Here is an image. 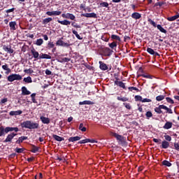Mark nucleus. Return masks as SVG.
Segmentation results:
<instances>
[{"mask_svg": "<svg viewBox=\"0 0 179 179\" xmlns=\"http://www.w3.org/2000/svg\"><path fill=\"white\" fill-rule=\"evenodd\" d=\"M20 125L22 128H25L26 129H38L40 128V124L33 122V120L24 121Z\"/></svg>", "mask_w": 179, "mask_h": 179, "instance_id": "obj_1", "label": "nucleus"}, {"mask_svg": "<svg viewBox=\"0 0 179 179\" xmlns=\"http://www.w3.org/2000/svg\"><path fill=\"white\" fill-rule=\"evenodd\" d=\"M110 135L118 141L119 145H122V146H127V140H125V137L115 132H110Z\"/></svg>", "mask_w": 179, "mask_h": 179, "instance_id": "obj_2", "label": "nucleus"}, {"mask_svg": "<svg viewBox=\"0 0 179 179\" xmlns=\"http://www.w3.org/2000/svg\"><path fill=\"white\" fill-rule=\"evenodd\" d=\"M148 22H150V24H151L152 26H153V27H157V29H158V30H159V31H161V33L167 34V30H166L164 28H163V27H162V25L157 24L156 22H155V21H153L152 20V18H148Z\"/></svg>", "mask_w": 179, "mask_h": 179, "instance_id": "obj_3", "label": "nucleus"}, {"mask_svg": "<svg viewBox=\"0 0 179 179\" xmlns=\"http://www.w3.org/2000/svg\"><path fill=\"white\" fill-rule=\"evenodd\" d=\"M8 82H15V80H22V77L20 74H11L7 78Z\"/></svg>", "mask_w": 179, "mask_h": 179, "instance_id": "obj_4", "label": "nucleus"}, {"mask_svg": "<svg viewBox=\"0 0 179 179\" xmlns=\"http://www.w3.org/2000/svg\"><path fill=\"white\" fill-rule=\"evenodd\" d=\"M116 80L115 81V85L117 86H119L120 87H122V89H124V90H127V87L125 86V83H124L122 81H118L119 78H115Z\"/></svg>", "mask_w": 179, "mask_h": 179, "instance_id": "obj_5", "label": "nucleus"}, {"mask_svg": "<svg viewBox=\"0 0 179 179\" xmlns=\"http://www.w3.org/2000/svg\"><path fill=\"white\" fill-rule=\"evenodd\" d=\"M81 16L84 17H93L94 19H96L97 14H96L95 13H87L82 14Z\"/></svg>", "mask_w": 179, "mask_h": 179, "instance_id": "obj_6", "label": "nucleus"}, {"mask_svg": "<svg viewBox=\"0 0 179 179\" xmlns=\"http://www.w3.org/2000/svg\"><path fill=\"white\" fill-rule=\"evenodd\" d=\"M3 50L6 51V52H8V54H13V49L10 45L7 46L6 45H3Z\"/></svg>", "mask_w": 179, "mask_h": 179, "instance_id": "obj_7", "label": "nucleus"}, {"mask_svg": "<svg viewBox=\"0 0 179 179\" xmlns=\"http://www.w3.org/2000/svg\"><path fill=\"white\" fill-rule=\"evenodd\" d=\"M4 129H6V134H8V132H13V131H15V132H19V128L17 127H7Z\"/></svg>", "mask_w": 179, "mask_h": 179, "instance_id": "obj_8", "label": "nucleus"}, {"mask_svg": "<svg viewBox=\"0 0 179 179\" xmlns=\"http://www.w3.org/2000/svg\"><path fill=\"white\" fill-rule=\"evenodd\" d=\"M21 92L22 96H29V94H31V92L27 90L26 87H22Z\"/></svg>", "mask_w": 179, "mask_h": 179, "instance_id": "obj_9", "label": "nucleus"}, {"mask_svg": "<svg viewBox=\"0 0 179 179\" xmlns=\"http://www.w3.org/2000/svg\"><path fill=\"white\" fill-rule=\"evenodd\" d=\"M99 68L101 71H107L108 69V66H107V64H106L104 62L99 61Z\"/></svg>", "mask_w": 179, "mask_h": 179, "instance_id": "obj_10", "label": "nucleus"}, {"mask_svg": "<svg viewBox=\"0 0 179 179\" xmlns=\"http://www.w3.org/2000/svg\"><path fill=\"white\" fill-rule=\"evenodd\" d=\"M28 138L27 136H20L18 138V139L15 141V143H17V145H20V143H23V141H27Z\"/></svg>", "mask_w": 179, "mask_h": 179, "instance_id": "obj_11", "label": "nucleus"}, {"mask_svg": "<svg viewBox=\"0 0 179 179\" xmlns=\"http://www.w3.org/2000/svg\"><path fill=\"white\" fill-rule=\"evenodd\" d=\"M31 52L35 59H38L40 58V54L36 51V49L31 50Z\"/></svg>", "mask_w": 179, "mask_h": 179, "instance_id": "obj_12", "label": "nucleus"}, {"mask_svg": "<svg viewBox=\"0 0 179 179\" xmlns=\"http://www.w3.org/2000/svg\"><path fill=\"white\" fill-rule=\"evenodd\" d=\"M131 17L132 19H135V20H138L142 17V15H141L139 13L135 12L131 14Z\"/></svg>", "mask_w": 179, "mask_h": 179, "instance_id": "obj_13", "label": "nucleus"}, {"mask_svg": "<svg viewBox=\"0 0 179 179\" xmlns=\"http://www.w3.org/2000/svg\"><path fill=\"white\" fill-rule=\"evenodd\" d=\"M39 59H51V56L50 55L41 53L39 55Z\"/></svg>", "mask_w": 179, "mask_h": 179, "instance_id": "obj_14", "label": "nucleus"}, {"mask_svg": "<svg viewBox=\"0 0 179 179\" xmlns=\"http://www.w3.org/2000/svg\"><path fill=\"white\" fill-rule=\"evenodd\" d=\"M40 120L43 124H50V120L48 117L41 116Z\"/></svg>", "mask_w": 179, "mask_h": 179, "instance_id": "obj_15", "label": "nucleus"}, {"mask_svg": "<svg viewBox=\"0 0 179 179\" xmlns=\"http://www.w3.org/2000/svg\"><path fill=\"white\" fill-rule=\"evenodd\" d=\"M169 146H170V143H169V141H163L162 142V145H161L162 149H168V148H169Z\"/></svg>", "mask_w": 179, "mask_h": 179, "instance_id": "obj_16", "label": "nucleus"}, {"mask_svg": "<svg viewBox=\"0 0 179 179\" xmlns=\"http://www.w3.org/2000/svg\"><path fill=\"white\" fill-rule=\"evenodd\" d=\"M40 150V147L36 146L34 145H31V153H37Z\"/></svg>", "mask_w": 179, "mask_h": 179, "instance_id": "obj_17", "label": "nucleus"}, {"mask_svg": "<svg viewBox=\"0 0 179 179\" xmlns=\"http://www.w3.org/2000/svg\"><path fill=\"white\" fill-rule=\"evenodd\" d=\"M57 23H59L60 24H63V26H69V24H71V22L67 20H64L63 21L57 20Z\"/></svg>", "mask_w": 179, "mask_h": 179, "instance_id": "obj_18", "label": "nucleus"}, {"mask_svg": "<svg viewBox=\"0 0 179 179\" xmlns=\"http://www.w3.org/2000/svg\"><path fill=\"white\" fill-rule=\"evenodd\" d=\"M173 127V122H166L164 125V129H170Z\"/></svg>", "mask_w": 179, "mask_h": 179, "instance_id": "obj_19", "label": "nucleus"}, {"mask_svg": "<svg viewBox=\"0 0 179 179\" xmlns=\"http://www.w3.org/2000/svg\"><path fill=\"white\" fill-rule=\"evenodd\" d=\"M178 17H179V13H177V15H173L172 17H168L166 18V20H168L169 22H174V20H177V19H178Z\"/></svg>", "mask_w": 179, "mask_h": 179, "instance_id": "obj_20", "label": "nucleus"}, {"mask_svg": "<svg viewBox=\"0 0 179 179\" xmlns=\"http://www.w3.org/2000/svg\"><path fill=\"white\" fill-rule=\"evenodd\" d=\"M81 138L79 136H76L74 137H70L68 141L69 142H76L78 141H80Z\"/></svg>", "mask_w": 179, "mask_h": 179, "instance_id": "obj_21", "label": "nucleus"}, {"mask_svg": "<svg viewBox=\"0 0 179 179\" xmlns=\"http://www.w3.org/2000/svg\"><path fill=\"white\" fill-rule=\"evenodd\" d=\"M2 69H3V71H6V74L10 73V72H12V70L9 68V66H8L7 64H5L2 66Z\"/></svg>", "mask_w": 179, "mask_h": 179, "instance_id": "obj_22", "label": "nucleus"}, {"mask_svg": "<svg viewBox=\"0 0 179 179\" xmlns=\"http://www.w3.org/2000/svg\"><path fill=\"white\" fill-rule=\"evenodd\" d=\"M52 138L55 139V141H57V142H62V141H64V138L63 137H61L57 134H53Z\"/></svg>", "mask_w": 179, "mask_h": 179, "instance_id": "obj_23", "label": "nucleus"}, {"mask_svg": "<svg viewBox=\"0 0 179 179\" xmlns=\"http://www.w3.org/2000/svg\"><path fill=\"white\" fill-rule=\"evenodd\" d=\"M162 110H165V113L168 114H173V110L171 108H168L165 105H162Z\"/></svg>", "mask_w": 179, "mask_h": 179, "instance_id": "obj_24", "label": "nucleus"}, {"mask_svg": "<svg viewBox=\"0 0 179 179\" xmlns=\"http://www.w3.org/2000/svg\"><path fill=\"white\" fill-rule=\"evenodd\" d=\"M80 106H83V105H88V106H92L93 104H94V102L92 101H81L79 102Z\"/></svg>", "mask_w": 179, "mask_h": 179, "instance_id": "obj_25", "label": "nucleus"}, {"mask_svg": "<svg viewBox=\"0 0 179 179\" xmlns=\"http://www.w3.org/2000/svg\"><path fill=\"white\" fill-rule=\"evenodd\" d=\"M10 30H16V22L13 21L9 22Z\"/></svg>", "mask_w": 179, "mask_h": 179, "instance_id": "obj_26", "label": "nucleus"}, {"mask_svg": "<svg viewBox=\"0 0 179 179\" xmlns=\"http://www.w3.org/2000/svg\"><path fill=\"white\" fill-rule=\"evenodd\" d=\"M23 111L19 110L16 111H10L9 113L10 115L13 116V115H20V114H22Z\"/></svg>", "mask_w": 179, "mask_h": 179, "instance_id": "obj_27", "label": "nucleus"}, {"mask_svg": "<svg viewBox=\"0 0 179 179\" xmlns=\"http://www.w3.org/2000/svg\"><path fill=\"white\" fill-rule=\"evenodd\" d=\"M162 106L159 105L158 107L155 108V111L157 114H163V110H162Z\"/></svg>", "mask_w": 179, "mask_h": 179, "instance_id": "obj_28", "label": "nucleus"}, {"mask_svg": "<svg viewBox=\"0 0 179 179\" xmlns=\"http://www.w3.org/2000/svg\"><path fill=\"white\" fill-rule=\"evenodd\" d=\"M12 139H13V136L10 134L7 136L6 138L4 140V143H6L8 142H10V143H12Z\"/></svg>", "mask_w": 179, "mask_h": 179, "instance_id": "obj_29", "label": "nucleus"}, {"mask_svg": "<svg viewBox=\"0 0 179 179\" xmlns=\"http://www.w3.org/2000/svg\"><path fill=\"white\" fill-rule=\"evenodd\" d=\"M6 130L5 129V127L3 126L0 127V136H5V134H6Z\"/></svg>", "mask_w": 179, "mask_h": 179, "instance_id": "obj_30", "label": "nucleus"}, {"mask_svg": "<svg viewBox=\"0 0 179 179\" xmlns=\"http://www.w3.org/2000/svg\"><path fill=\"white\" fill-rule=\"evenodd\" d=\"M23 81L25 83H33V80H31V77H30V76H28L27 78H24Z\"/></svg>", "mask_w": 179, "mask_h": 179, "instance_id": "obj_31", "label": "nucleus"}, {"mask_svg": "<svg viewBox=\"0 0 179 179\" xmlns=\"http://www.w3.org/2000/svg\"><path fill=\"white\" fill-rule=\"evenodd\" d=\"M72 33L73 34H74L76 36V37L78 39V40H83V37H81L80 35H79L78 34V31H76V30H72Z\"/></svg>", "mask_w": 179, "mask_h": 179, "instance_id": "obj_32", "label": "nucleus"}, {"mask_svg": "<svg viewBox=\"0 0 179 179\" xmlns=\"http://www.w3.org/2000/svg\"><path fill=\"white\" fill-rule=\"evenodd\" d=\"M52 21V17H48V18H45L44 20H43L42 23L43 24H47L48 23H50V22Z\"/></svg>", "mask_w": 179, "mask_h": 179, "instance_id": "obj_33", "label": "nucleus"}, {"mask_svg": "<svg viewBox=\"0 0 179 179\" xmlns=\"http://www.w3.org/2000/svg\"><path fill=\"white\" fill-rule=\"evenodd\" d=\"M162 164H163V166H166V167H171V166H172L171 162H170L167 160H164L162 162Z\"/></svg>", "mask_w": 179, "mask_h": 179, "instance_id": "obj_34", "label": "nucleus"}, {"mask_svg": "<svg viewBox=\"0 0 179 179\" xmlns=\"http://www.w3.org/2000/svg\"><path fill=\"white\" fill-rule=\"evenodd\" d=\"M110 38L112 40H117V41H121V38L118 35L112 34Z\"/></svg>", "mask_w": 179, "mask_h": 179, "instance_id": "obj_35", "label": "nucleus"}, {"mask_svg": "<svg viewBox=\"0 0 179 179\" xmlns=\"http://www.w3.org/2000/svg\"><path fill=\"white\" fill-rule=\"evenodd\" d=\"M139 76L145 78L146 79H152L154 78L153 76L149 74H141Z\"/></svg>", "mask_w": 179, "mask_h": 179, "instance_id": "obj_36", "label": "nucleus"}, {"mask_svg": "<svg viewBox=\"0 0 179 179\" xmlns=\"http://www.w3.org/2000/svg\"><path fill=\"white\" fill-rule=\"evenodd\" d=\"M108 45L110 48H112V50H114V48H117V42L113 41L111 43H108Z\"/></svg>", "mask_w": 179, "mask_h": 179, "instance_id": "obj_37", "label": "nucleus"}, {"mask_svg": "<svg viewBox=\"0 0 179 179\" xmlns=\"http://www.w3.org/2000/svg\"><path fill=\"white\" fill-rule=\"evenodd\" d=\"M67 19H70L71 20H75L76 17L73 15V14L67 13H66Z\"/></svg>", "mask_w": 179, "mask_h": 179, "instance_id": "obj_38", "label": "nucleus"}, {"mask_svg": "<svg viewBox=\"0 0 179 179\" xmlns=\"http://www.w3.org/2000/svg\"><path fill=\"white\" fill-rule=\"evenodd\" d=\"M78 129H79L80 131H82V132H86V130H87L86 127H83V123H80V126H79V127H78Z\"/></svg>", "mask_w": 179, "mask_h": 179, "instance_id": "obj_39", "label": "nucleus"}, {"mask_svg": "<svg viewBox=\"0 0 179 179\" xmlns=\"http://www.w3.org/2000/svg\"><path fill=\"white\" fill-rule=\"evenodd\" d=\"M166 95H159L156 96L157 101H162V100H164Z\"/></svg>", "mask_w": 179, "mask_h": 179, "instance_id": "obj_40", "label": "nucleus"}, {"mask_svg": "<svg viewBox=\"0 0 179 179\" xmlns=\"http://www.w3.org/2000/svg\"><path fill=\"white\" fill-rule=\"evenodd\" d=\"M43 43H44V41L43 40V38H39V39H37L36 41V45H41L43 44Z\"/></svg>", "mask_w": 179, "mask_h": 179, "instance_id": "obj_41", "label": "nucleus"}, {"mask_svg": "<svg viewBox=\"0 0 179 179\" xmlns=\"http://www.w3.org/2000/svg\"><path fill=\"white\" fill-rule=\"evenodd\" d=\"M24 150H26V149H24V148H16L15 149V152H16V153H23L24 152Z\"/></svg>", "mask_w": 179, "mask_h": 179, "instance_id": "obj_42", "label": "nucleus"}, {"mask_svg": "<svg viewBox=\"0 0 179 179\" xmlns=\"http://www.w3.org/2000/svg\"><path fill=\"white\" fill-rule=\"evenodd\" d=\"M36 93H33L31 94V99L32 100V102L34 103L35 104L37 103V100H36Z\"/></svg>", "mask_w": 179, "mask_h": 179, "instance_id": "obj_43", "label": "nucleus"}, {"mask_svg": "<svg viewBox=\"0 0 179 179\" xmlns=\"http://www.w3.org/2000/svg\"><path fill=\"white\" fill-rule=\"evenodd\" d=\"M100 8H108V2H102L99 3Z\"/></svg>", "mask_w": 179, "mask_h": 179, "instance_id": "obj_44", "label": "nucleus"}, {"mask_svg": "<svg viewBox=\"0 0 179 179\" xmlns=\"http://www.w3.org/2000/svg\"><path fill=\"white\" fill-rule=\"evenodd\" d=\"M117 100L119 101H128V98L127 97H122V96H117Z\"/></svg>", "mask_w": 179, "mask_h": 179, "instance_id": "obj_45", "label": "nucleus"}, {"mask_svg": "<svg viewBox=\"0 0 179 179\" xmlns=\"http://www.w3.org/2000/svg\"><path fill=\"white\" fill-rule=\"evenodd\" d=\"M145 116H146L147 119L149 120V118H152V117H153V113H152L151 111H148L145 113Z\"/></svg>", "mask_w": 179, "mask_h": 179, "instance_id": "obj_46", "label": "nucleus"}, {"mask_svg": "<svg viewBox=\"0 0 179 179\" xmlns=\"http://www.w3.org/2000/svg\"><path fill=\"white\" fill-rule=\"evenodd\" d=\"M147 52H148V54H150V55H154L155 50L153 49H152V48H148Z\"/></svg>", "mask_w": 179, "mask_h": 179, "instance_id": "obj_47", "label": "nucleus"}, {"mask_svg": "<svg viewBox=\"0 0 179 179\" xmlns=\"http://www.w3.org/2000/svg\"><path fill=\"white\" fill-rule=\"evenodd\" d=\"M135 101H142L143 99L141 95H136L134 97Z\"/></svg>", "mask_w": 179, "mask_h": 179, "instance_id": "obj_48", "label": "nucleus"}, {"mask_svg": "<svg viewBox=\"0 0 179 179\" xmlns=\"http://www.w3.org/2000/svg\"><path fill=\"white\" fill-rule=\"evenodd\" d=\"M90 141L89 140V138H86L82 141H78V143H80V145L83 144V143H89Z\"/></svg>", "mask_w": 179, "mask_h": 179, "instance_id": "obj_49", "label": "nucleus"}, {"mask_svg": "<svg viewBox=\"0 0 179 179\" xmlns=\"http://www.w3.org/2000/svg\"><path fill=\"white\" fill-rule=\"evenodd\" d=\"M166 100L167 103H169L170 104H174V100H173L171 98L166 97Z\"/></svg>", "mask_w": 179, "mask_h": 179, "instance_id": "obj_50", "label": "nucleus"}, {"mask_svg": "<svg viewBox=\"0 0 179 179\" xmlns=\"http://www.w3.org/2000/svg\"><path fill=\"white\" fill-rule=\"evenodd\" d=\"M123 105L125 106L126 108H127V110H131V108H132V106H131L130 103H123Z\"/></svg>", "mask_w": 179, "mask_h": 179, "instance_id": "obj_51", "label": "nucleus"}, {"mask_svg": "<svg viewBox=\"0 0 179 179\" xmlns=\"http://www.w3.org/2000/svg\"><path fill=\"white\" fill-rule=\"evenodd\" d=\"M64 45V41L59 39L57 42H56V45H61L62 47V45Z\"/></svg>", "mask_w": 179, "mask_h": 179, "instance_id": "obj_52", "label": "nucleus"}, {"mask_svg": "<svg viewBox=\"0 0 179 179\" xmlns=\"http://www.w3.org/2000/svg\"><path fill=\"white\" fill-rule=\"evenodd\" d=\"M129 90L132 92V90H136V92H139V89L136 88V87H129Z\"/></svg>", "mask_w": 179, "mask_h": 179, "instance_id": "obj_53", "label": "nucleus"}, {"mask_svg": "<svg viewBox=\"0 0 179 179\" xmlns=\"http://www.w3.org/2000/svg\"><path fill=\"white\" fill-rule=\"evenodd\" d=\"M141 102L142 103H152V99L145 98V99H142Z\"/></svg>", "mask_w": 179, "mask_h": 179, "instance_id": "obj_54", "label": "nucleus"}, {"mask_svg": "<svg viewBox=\"0 0 179 179\" xmlns=\"http://www.w3.org/2000/svg\"><path fill=\"white\" fill-rule=\"evenodd\" d=\"M164 138L168 141V142H171V136L169 135H165L164 136Z\"/></svg>", "mask_w": 179, "mask_h": 179, "instance_id": "obj_55", "label": "nucleus"}, {"mask_svg": "<svg viewBox=\"0 0 179 179\" xmlns=\"http://www.w3.org/2000/svg\"><path fill=\"white\" fill-rule=\"evenodd\" d=\"M61 13H62V11H53V16H59V15H61Z\"/></svg>", "mask_w": 179, "mask_h": 179, "instance_id": "obj_56", "label": "nucleus"}, {"mask_svg": "<svg viewBox=\"0 0 179 179\" xmlns=\"http://www.w3.org/2000/svg\"><path fill=\"white\" fill-rule=\"evenodd\" d=\"M5 103H8V98H3L1 99L0 104H5Z\"/></svg>", "mask_w": 179, "mask_h": 179, "instance_id": "obj_57", "label": "nucleus"}, {"mask_svg": "<svg viewBox=\"0 0 179 179\" xmlns=\"http://www.w3.org/2000/svg\"><path fill=\"white\" fill-rule=\"evenodd\" d=\"M24 72H25V73H33V72L34 71L31 69H29L24 70Z\"/></svg>", "mask_w": 179, "mask_h": 179, "instance_id": "obj_58", "label": "nucleus"}, {"mask_svg": "<svg viewBox=\"0 0 179 179\" xmlns=\"http://www.w3.org/2000/svg\"><path fill=\"white\" fill-rule=\"evenodd\" d=\"M15 9V8H12L10 9L6 10V13H10L11 12H14Z\"/></svg>", "mask_w": 179, "mask_h": 179, "instance_id": "obj_59", "label": "nucleus"}, {"mask_svg": "<svg viewBox=\"0 0 179 179\" xmlns=\"http://www.w3.org/2000/svg\"><path fill=\"white\" fill-rule=\"evenodd\" d=\"M174 148H175L176 150H178V152H179V143H174Z\"/></svg>", "mask_w": 179, "mask_h": 179, "instance_id": "obj_60", "label": "nucleus"}, {"mask_svg": "<svg viewBox=\"0 0 179 179\" xmlns=\"http://www.w3.org/2000/svg\"><path fill=\"white\" fill-rule=\"evenodd\" d=\"M54 46H55L54 42H49V43H48V47H49V48H54Z\"/></svg>", "mask_w": 179, "mask_h": 179, "instance_id": "obj_61", "label": "nucleus"}, {"mask_svg": "<svg viewBox=\"0 0 179 179\" xmlns=\"http://www.w3.org/2000/svg\"><path fill=\"white\" fill-rule=\"evenodd\" d=\"M46 15H48V16H54V11H48L46 12Z\"/></svg>", "mask_w": 179, "mask_h": 179, "instance_id": "obj_62", "label": "nucleus"}, {"mask_svg": "<svg viewBox=\"0 0 179 179\" xmlns=\"http://www.w3.org/2000/svg\"><path fill=\"white\" fill-rule=\"evenodd\" d=\"M45 73L46 75H52V72L51 71H50L49 69H46L45 71Z\"/></svg>", "mask_w": 179, "mask_h": 179, "instance_id": "obj_63", "label": "nucleus"}, {"mask_svg": "<svg viewBox=\"0 0 179 179\" xmlns=\"http://www.w3.org/2000/svg\"><path fill=\"white\" fill-rule=\"evenodd\" d=\"M152 141L155 143H159V142H162V140L161 139H158V138H153Z\"/></svg>", "mask_w": 179, "mask_h": 179, "instance_id": "obj_64", "label": "nucleus"}]
</instances>
